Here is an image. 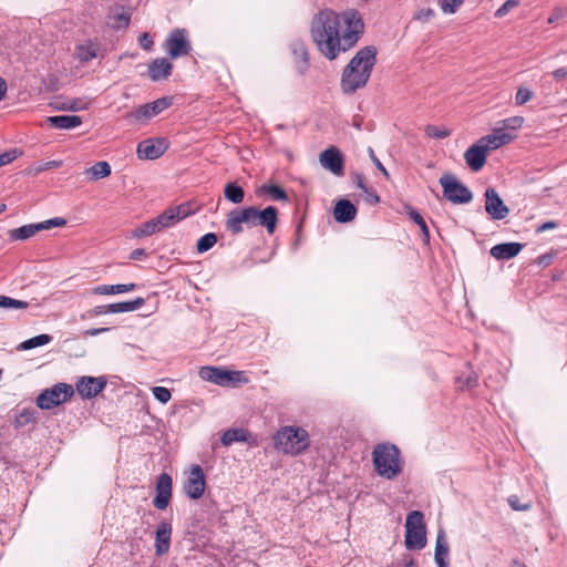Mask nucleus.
Listing matches in <instances>:
<instances>
[{"instance_id": "obj_2", "label": "nucleus", "mask_w": 567, "mask_h": 567, "mask_svg": "<svg viewBox=\"0 0 567 567\" xmlns=\"http://www.w3.org/2000/svg\"><path fill=\"white\" fill-rule=\"evenodd\" d=\"M377 49H360L342 71L340 86L344 94H352L367 85L375 64Z\"/></svg>"}, {"instance_id": "obj_23", "label": "nucleus", "mask_w": 567, "mask_h": 567, "mask_svg": "<svg viewBox=\"0 0 567 567\" xmlns=\"http://www.w3.org/2000/svg\"><path fill=\"white\" fill-rule=\"evenodd\" d=\"M449 555H450V546L446 539L445 532L440 529L437 532L436 542H435V553L434 559L437 567H447L449 566Z\"/></svg>"}, {"instance_id": "obj_24", "label": "nucleus", "mask_w": 567, "mask_h": 567, "mask_svg": "<svg viewBox=\"0 0 567 567\" xmlns=\"http://www.w3.org/2000/svg\"><path fill=\"white\" fill-rule=\"evenodd\" d=\"M295 68L300 74H305L309 65L308 51L303 42L293 41L291 43Z\"/></svg>"}, {"instance_id": "obj_58", "label": "nucleus", "mask_w": 567, "mask_h": 567, "mask_svg": "<svg viewBox=\"0 0 567 567\" xmlns=\"http://www.w3.org/2000/svg\"><path fill=\"white\" fill-rule=\"evenodd\" d=\"M109 330H110L109 328H93V329L86 330L85 334L94 337V336L101 334L103 332H106Z\"/></svg>"}, {"instance_id": "obj_7", "label": "nucleus", "mask_w": 567, "mask_h": 567, "mask_svg": "<svg viewBox=\"0 0 567 567\" xmlns=\"http://www.w3.org/2000/svg\"><path fill=\"white\" fill-rule=\"evenodd\" d=\"M404 543L408 549H422L426 546V527L422 512L413 511L406 516Z\"/></svg>"}, {"instance_id": "obj_16", "label": "nucleus", "mask_w": 567, "mask_h": 567, "mask_svg": "<svg viewBox=\"0 0 567 567\" xmlns=\"http://www.w3.org/2000/svg\"><path fill=\"white\" fill-rule=\"evenodd\" d=\"M321 166L337 176L343 174V156L337 147L323 151L319 156Z\"/></svg>"}, {"instance_id": "obj_46", "label": "nucleus", "mask_w": 567, "mask_h": 567, "mask_svg": "<svg viewBox=\"0 0 567 567\" xmlns=\"http://www.w3.org/2000/svg\"><path fill=\"white\" fill-rule=\"evenodd\" d=\"M566 17H567V8L566 7H555L553 9L550 16L548 17L547 22L551 24V23L558 22L559 20H563Z\"/></svg>"}, {"instance_id": "obj_6", "label": "nucleus", "mask_w": 567, "mask_h": 567, "mask_svg": "<svg viewBox=\"0 0 567 567\" xmlns=\"http://www.w3.org/2000/svg\"><path fill=\"white\" fill-rule=\"evenodd\" d=\"M198 374L202 380L217 384L219 386H234L249 382V379L245 372L226 370L221 367H202Z\"/></svg>"}, {"instance_id": "obj_57", "label": "nucleus", "mask_w": 567, "mask_h": 567, "mask_svg": "<svg viewBox=\"0 0 567 567\" xmlns=\"http://www.w3.org/2000/svg\"><path fill=\"white\" fill-rule=\"evenodd\" d=\"M91 313L93 316H101V315L110 313L109 305L107 306H97L92 309Z\"/></svg>"}, {"instance_id": "obj_29", "label": "nucleus", "mask_w": 567, "mask_h": 567, "mask_svg": "<svg viewBox=\"0 0 567 567\" xmlns=\"http://www.w3.org/2000/svg\"><path fill=\"white\" fill-rule=\"evenodd\" d=\"M135 289L134 284H118V285H101L94 287L92 292L94 295H120L132 291Z\"/></svg>"}, {"instance_id": "obj_10", "label": "nucleus", "mask_w": 567, "mask_h": 567, "mask_svg": "<svg viewBox=\"0 0 567 567\" xmlns=\"http://www.w3.org/2000/svg\"><path fill=\"white\" fill-rule=\"evenodd\" d=\"M172 105L171 97H161L152 103H146L135 107L132 112L127 114V118L137 124H146L154 116L162 113L164 110L168 109Z\"/></svg>"}, {"instance_id": "obj_15", "label": "nucleus", "mask_w": 567, "mask_h": 567, "mask_svg": "<svg viewBox=\"0 0 567 567\" xmlns=\"http://www.w3.org/2000/svg\"><path fill=\"white\" fill-rule=\"evenodd\" d=\"M167 148V143L163 138L145 140L137 145V157L140 159H156L159 158Z\"/></svg>"}, {"instance_id": "obj_32", "label": "nucleus", "mask_w": 567, "mask_h": 567, "mask_svg": "<svg viewBox=\"0 0 567 567\" xmlns=\"http://www.w3.org/2000/svg\"><path fill=\"white\" fill-rule=\"evenodd\" d=\"M51 340H52V337L49 334H45V333L39 334V336H35L33 338H30V339L21 342L17 349L19 351L31 350V349H34L38 347H43V346L50 343Z\"/></svg>"}, {"instance_id": "obj_51", "label": "nucleus", "mask_w": 567, "mask_h": 567, "mask_svg": "<svg viewBox=\"0 0 567 567\" xmlns=\"http://www.w3.org/2000/svg\"><path fill=\"white\" fill-rule=\"evenodd\" d=\"M138 43L144 50H151L153 47V40L148 33H143L138 38Z\"/></svg>"}, {"instance_id": "obj_11", "label": "nucleus", "mask_w": 567, "mask_h": 567, "mask_svg": "<svg viewBox=\"0 0 567 567\" xmlns=\"http://www.w3.org/2000/svg\"><path fill=\"white\" fill-rule=\"evenodd\" d=\"M65 224L66 220L64 218L54 217L41 223L23 225L19 228L10 230L9 238L12 241H23L33 237L39 231L49 230L54 227H63Z\"/></svg>"}, {"instance_id": "obj_25", "label": "nucleus", "mask_w": 567, "mask_h": 567, "mask_svg": "<svg viewBox=\"0 0 567 567\" xmlns=\"http://www.w3.org/2000/svg\"><path fill=\"white\" fill-rule=\"evenodd\" d=\"M357 209L348 199H340L334 207L333 216L339 223H349L354 219Z\"/></svg>"}, {"instance_id": "obj_47", "label": "nucleus", "mask_w": 567, "mask_h": 567, "mask_svg": "<svg viewBox=\"0 0 567 567\" xmlns=\"http://www.w3.org/2000/svg\"><path fill=\"white\" fill-rule=\"evenodd\" d=\"M508 504L514 511H527L530 508L529 503L520 504L519 498L515 495L508 498Z\"/></svg>"}, {"instance_id": "obj_5", "label": "nucleus", "mask_w": 567, "mask_h": 567, "mask_svg": "<svg viewBox=\"0 0 567 567\" xmlns=\"http://www.w3.org/2000/svg\"><path fill=\"white\" fill-rule=\"evenodd\" d=\"M372 461L378 475L386 480L395 478L403 470L400 450L394 444H377L372 451Z\"/></svg>"}, {"instance_id": "obj_19", "label": "nucleus", "mask_w": 567, "mask_h": 567, "mask_svg": "<svg viewBox=\"0 0 567 567\" xmlns=\"http://www.w3.org/2000/svg\"><path fill=\"white\" fill-rule=\"evenodd\" d=\"M190 214L188 206L179 205L177 207L168 208L163 214L156 217L159 229H165L174 226Z\"/></svg>"}, {"instance_id": "obj_3", "label": "nucleus", "mask_w": 567, "mask_h": 567, "mask_svg": "<svg viewBox=\"0 0 567 567\" xmlns=\"http://www.w3.org/2000/svg\"><path fill=\"white\" fill-rule=\"evenodd\" d=\"M277 208L268 206L264 210L255 207H247L241 210H233L228 214L226 226L233 234L243 231V224L248 227L264 226L269 234H272L277 224Z\"/></svg>"}, {"instance_id": "obj_50", "label": "nucleus", "mask_w": 567, "mask_h": 567, "mask_svg": "<svg viewBox=\"0 0 567 567\" xmlns=\"http://www.w3.org/2000/svg\"><path fill=\"white\" fill-rule=\"evenodd\" d=\"M369 156L371 161L374 163V165L378 167V169L385 176L389 177V173L385 169V167L382 165V163L379 161V158L375 156L374 151L369 147L368 150Z\"/></svg>"}, {"instance_id": "obj_39", "label": "nucleus", "mask_w": 567, "mask_h": 567, "mask_svg": "<svg viewBox=\"0 0 567 567\" xmlns=\"http://www.w3.org/2000/svg\"><path fill=\"white\" fill-rule=\"evenodd\" d=\"M217 243V236L213 233H208L202 236L197 241V251L205 252L209 250Z\"/></svg>"}, {"instance_id": "obj_26", "label": "nucleus", "mask_w": 567, "mask_h": 567, "mask_svg": "<svg viewBox=\"0 0 567 567\" xmlns=\"http://www.w3.org/2000/svg\"><path fill=\"white\" fill-rule=\"evenodd\" d=\"M47 122L59 130H71L82 124V118L78 115H55L49 116Z\"/></svg>"}, {"instance_id": "obj_55", "label": "nucleus", "mask_w": 567, "mask_h": 567, "mask_svg": "<svg viewBox=\"0 0 567 567\" xmlns=\"http://www.w3.org/2000/svg\"><path fill=\"white\" fill-rule=\"evenodd\" d=\"M145 256H146L145 250L142 248H137L131 252L130 258L133 260H141Z\"/></svg>"}, {"instance_id": "obj_34", "label": "nucleus", "mask_w": 567, "mask_h": 567, "mask_svg": "<svg viewBox=\"0 0 567 567\" xmlns=\"http://www.w3.org/2000/svg\"><path fill=\"white\" fill-rule=\"evenodd\" d=\"M523 247L519 243L498 244V259H511L517 256Z\"/></svg>"}, {"instance_id": "obj_64", "label": "nucleus", "mask_w": 567, "mask_h": 567, "mask_svg": "<svg viewBox=\"0 0 567 567\" xmlns=\"http://www.w3.org/2000/svg\"><path fill=\"white\" fill-rule=\"evenodd\" d=\"M404 567H417V564L414 561V559L410 558L408 561H405Z\"/></svg>"}, {"instance_id": "obj_53", "label": "nucleus", "mask_w": 567, "mask_h": 567, "mask_svg": "<svg viewBox=\"0 0 567 567\" xmlns=\"http://www.w3.org/2000/svg\"><path fill=\"white\" fill-rule=\"evenodd\" d=\"M518 0H507L501 8H498V16H504L513 8L518 6Z\"/></svg>"}, {"instance_id": "obj_42", "label": "nucleus", "mask_w": 567, "mask_h": 567, "mask_svg": "<svg viewBox=\"0 0 567 567\" xmlns=\"http://www.w3.org/2000/svg\"><path fill=\"white\" fill-rule=\"evenodd\" d=\"M464 0H440L439 4L443 13L453 14L463 4Z\"/></svg>"}, {"instance_id": "obj_12", "label": "nucleus", "mask_w": 567, "mask_h": 567, "mask_svg": "<svg viewBox=\"0 0 567 567\" xmlns=\"http://www.w3.org/2000/svg\"><path fill=\"white\" fill-rule=\"evenodd\" d=\"M443 194L446 199L455 204H465L472 199V193L453 175H443L440 178Z\"/></svg>"}, {"instance_id": "obj_41", "label": "nucleus", "mask_w": 567, "mask_h": 567, "mask_svg": "<svg viewBox=\"0 0 567 567\" xmlns=\"http://www.w3.org/2000/svg\"><path fill=\"white\" fill-rule=\"evenodd\" d=\"M28 307V302L22 300H17L7 296H0V308L4 309H25Z\"/></svg>"}, {"instance_id": "obj_21", "label": "nucleus", "mask_w": 567, "mask_h": 567, "mask_svg": "<svg viewBox=\"0 0 567 567\" xmlns=\"http://www.w3.org/2000/svg\"><path fill=\"white\" fill-rule=\"evenodd\" d=\"M172 536L171 523L163 520L157 525L155 533V553L158 556L166 554L169 550Z\"/></svg>"}, {"instance_id": "obj_31", "label": "nucleus", "mask_w": 567, "mask_h": 567, "mask_svg": "<svg viewBox=\"0 0 567 567\" xmlns=\"http://www.w3.org/2000/svg\"><path fill=\"white\" fill-rule=\"evenodd\" d=\"M112 168L111 165L105 161H100L95 163L93 166L86 169L85 174L90 175L92 179L97 181L102 178H106L111 175Z\"/></svg>"}, {"instance_id": "obj_30", "label": "nucleus", "mask_w": 567, "mask_h": 567, "mask_svg": "<svg viewBox=\"0 0 567 567\" xmlns=\"http://www.w3.org/2000/svg\"><path fill=\"white\" fill-rule=\"evenodd\" d=\"M143 298H136L132 301H124L109 305L110 313H121V312H131L138 310L144 305Z\"/></svg>"}, {"instance_id": "obj_48", "label": "nucleus", "mask_w": 567, "mask_h": 567, "mask_svg": "<svg viewBox=\"0 0 567 567\" xmlns=\"http://www.w3.org/2000/svg\"><path fill=\"white\" fill-rule=\"evenodd\" d=\"M532 99V92L527 89H519L516 93V103L522 105Z\"/></svg>"}, {"instance_id": "obj_8", "label": "nucleus", "mask_w": 567, "mask_h": 567, "mask_svg": "<svg viewBox=\"0 0 567 567\" xmlns=\"http://www.w3.org/2000/svg\"><path fill=\"white\" fill-rule=\"evenodd\" d=\"M74 393L72 385L58 383L50 389H45L37 399V405L41 410H50L66 402Z\"/></svg>"}, {"instance_id": "obj_59", "label": "nucleus", "mask_w": 567, "mask_h": 567, "mask_svg": "<svg viewBox=\"0 0 567 567\" xmlns=\"http://www.w3.org/2000/svg\"><path fill=\"white\" fill-rule=\"evenodd\" d=\"M553 75L558 80L564 79L567 76V69H565V68L557 69L554 71Z\"/></svg>"}, {"instance_id": "obj_45", "label": "nucleus", "mask_w": 567, "mask_h": 567, "mask_svg": "<svg viewBox=\"0 0 567 567\" xmlns=\"http://www.w3.org/2000/svg\"><path fill=\"white\" fill-rule=\"evenodd\" d=\"M152 392L155 399L163 404L167 403L172 398L171 391L164 386H154Z\"/></svg>"}, {"instance_id": "obj_9", "label": "nucleus", "mask_w": 567, "mask_h": 567, "mask_svg": "<svg viewBox=\"0 0 567 567\" xmlns=\"http://www.w3.org/2000/svg\"><path fill=\"white\" fill-rule=\"evenodd\" d=\"M496 142V133L488 134L473 144L465 153L464 158L468 167L477 172L486 161L487 152L492 148V144Z\"/></svg>"}, {"instance_id": "obj_63", "label": "nucleus", "mask_w": 567, "mask_h": 567, "mask_svg": "<svg viewBox=\"0 0 567 567\" xmlns=\"http://www.w3.org/2000/svg\"><path fill=\"white\" fill-rule=\"evenodd\" d=\"M61 166V161H51L44 164V169Z\"/></svg>"}, {"instance_id": "obj_33", "label": "nucleus", "mask_w": 567, "mask_h": 567, "mask_svg": "<svg viewBox=\"0 0 567 567\" xmlns=\"http://www.w3.org/2000/svg\"><path fill=\"white\" fill-rule=\"evenodd\" d=\"M157 231H161L159 229V226L156 221V218H153L148 221H145L143 223L141 226H138L137 228H135L133 231H132V236L134 238H143V237H147V236H151Z\"/></svg>"}, {"instance_id": "obj_40", "label": "nucleus", "mask_w": 567, "mask_h": 567, "mask_svg": "<svg viewBox=\"0 0 567 567\" xmlns=\"http://www.w3.org/2000/svg\"><path fill=\"white\" fill-rule=\"evenodd\" d=\"M35 420V412L30 409H24L20 411L16 416V423L18 426H25L30 423H34Z\"/></svg>"}, {"instance_id": "obj_20", "label": "nucleus", "mask_w": 567, "mask_h": 567, "mask_svg": "<svg viewBox=\"0 0 567 567\" xmlns=\"http://www.w3.org/2000/svg\"><path fill=\"white\" fill-rule=\"evenodd\" d=\"M524 118L514 116L502 121L498 126V146L508 144L516 137V131L522 127Z\"/></svg>"}, {"instance_id": "obj_4", "label": "nucleus", "mask_w": 567, "mask_h": 567, "mask_svg": "<svg viewBox=\"0 0 567 567\" xmlns=\"http://www.w3.org/2000/svg\"><path fill=\"white\" fill-rule=\"evenodd\" d=\"M274 447L288 456L303 454L310 446L309 432L298 425L281 426L272 436Z\"/></svg>"}, {"instance_id": "obj_38", "label": "nucleus", "mask_w": 567, "mask_h": 567, "mask_svg": "<svg viewBox=\"0 0 567 567\" xmlns=\"http://www.w3.org/2000/svg\"><path fill=\"white\" fill-rule=\"evenodd\" d=\"M476 375L472 371H467L456 378L457 386L461 390L471 389L476 384Z\"/></svg>"}, {"instance_id": "obj_44", "label": "nucleus", "mask_w": 567, "mask_h": 567, "mask_svg": "<svg viewBox=\"0 0 567 567\" xmlns=\"http://www.w3.org/2000/svg\"><path fill=\"white\" fill-rule=\"evenodd\" d=\"M261 190L264 193L270 195L274 199H277V200H286L287 199V195H286L285 190L277 185H264L261 187Z\"/></svg>"}, {"instance_id": "obj_52", "label": "nucleus", "mask_w": 567, "mask_h": 567, "mask_svg": "<svg viewBox=\"0 0 567 567\" xmlns=\"http://www.w3.org/2000/svg\"><path fill=\"white\" fill-rule=\"evenodd\" d=\"M16 158H17V151H10V152L0 154V167L11 163Z\"/></svg>"}, {"instance_id": "obj_28", "label": "nucleus", "mask_w": 567, "mask_h": 567, "mask_svg": "<svg viewBox=\"0 0 567 567\" xmlns=\"http://www.w3.org/2000/svg\"><path fill=\"white\" fill-rule=\"evenodd\" d=\"M99 45L93 42H84L75 48V58L82 62L87 63L97 56Z\"/></svg>"}, {"instance_id": "obj_62", "label": "nucleus", "mask_w": 567, "mask_h": 567, "mask_svg": "<svg viewBox=\"0 0 567 567\" xmlns=\"http://www.w3.org/2000/svg\"><path fill=\"white\" fill-rule=\"evenodd\" d=\"M550 260H551V257H550V256H548V255H544V256H542V257H539V258H538V264H539V265H545V266H546V265H549Z\"/></svg>"}, {"instance_id": "obj_14", "label": "nucleus", "mask_w": 567, "mask_h": 567, "mask_svg": "<svg viewBox=\"0 0 567 567\" xmlns=\"http://www.w3.org/2000/svg\"><path fill=\"white\" fill-rule=\"evenodd\" d=\"M206 481L205 475L199 465H192L186 473L184 482V491L192 499H198L205 492Z\"/></svg>"}, {"instance_id": "obj_60", "label": "nucleus", "mask_w": 567, "mask_h": 567, "mask_svg": "<svg viewBox=\"0 0 567 567\" xmlns=\"http://www.w3.org/2000/svg\"><path fill=\"white\" fill-rule=\"evenodd\" d=\"M555 227H556V223L547 221V223H544L543 225H540L538 227V231H545V230H548V229H553Z\"/></svg>"}, {"instance_id": "obj_22", "label": "nucleus", "mask_w": 567, "mask_h": 567, "mask_svg": "<svg viewBox=\"0 0 567 567\" xmlns=\"http://www.w3.org/2000/svg\"><path fill=\"white\" fill-rule=\"evenodd\" d=\"M173 70V64L164 59H155L148 64V76L152 81H161L167 79Z\"/></svg>"}, {"instance_id": "obj_37", "label": "nucleus", "mask_w": 567, "mask_h": 567, "mask_svg": "<svg viewBox=\"0 0 567 567\" xmlns=\"http://www.w3.org/2000/svg\"><path fill=\"white\" fill-rule=\"evenodd\" d=\"M409 217L420 227L425 241H429L430 233L423 217L412 207H408Z\"/></svg>"}, {"instance_id": "obj_61", "label": "nucleus", "mask_w": 567, "mask_h": 567, "mask_svg": "<svg viewBox=\"0 0 567 567\" xmlns=\"http://www.w3.org/2000/svg\"><path fill=\"white\" fill-rule=\"evenodd\" d=\"M6 92H7V83L4 82V80H2L0 78V101L4 96Z\"/></svg>"}, {"instance_id": "obj_27", "label": "nucleus", "mask_w": 567, "mask_h": 567, "mask_svg": "<svg viewBox=\"0 0 567 567\" xmlns=\"http://www.w3.org/2000/svg\"><path fill=\"white\" fill-rule=\"evenodd\" d=\"M251 435L250 433L243 429H229L221 434L220 441L224 446H229L235 442H249Z\"/></svg>"}, {"instance_id": "obj_13", "label": "nucleus", "mask_w": 567, "mask_h": 567, "mask_svg": "<svg viewBox=\"0 0 567 567\" xmlns=\"http://www.w3.org/2000/svg\"><path fill=\"white\" fill-rule=\"evenodd\" d=\"M164 50L172 59L186 55L190 51L187 32L184 29L173 30L164 42Z\"/></svg>"}, {"instance_id": "obj_36", "label": "nucleus", "mask_w": 567, "mask_h": 567, "mask_svg": "<svg viewBox=\"0 0 567 567\" xmlns=\"http://www.w3.org/2000/svg\"><path fill=\"white\" fill-rule=\"evenodd\" d=\"M424 132H425L426 136H429L431 138H436V140H443V138L450 136V134H451V130L444 125L437 126V125L429 124L425 126Z\"/></svg>"}, {"instance_id": "obj_54", "label": "nucleus", "mask_w": 567, "mask_h": 567, "mask_svg": "<svg viewBox=\"0 0 567 567\" xmlns=\"http://www.w3.org/2000/svg\"><path fill=\"white\" fill-rule=\"evenodd\" d=\"M509 214V209L504 205L503 200L498 197V219L505 218Z\"/></svg>"}, {"instance_id": "obj_18", "label": "nucleus", "mask_w": 567, "mask_h": 567, "mask_svg": "<svg viewBox=\"0 0 567 567\" xmlns=\"http://www.w3.org/2000/svg\"><path fill=\"white\" fill-rule=\"evenodd\" d=\"M106 385L103 378L83 377L76 383V391L84 399L96 396Z\"/></svg>"}, {"instance_id": "obj_35", "label": "nucleus", "mask_w": 567, "mask_h": 567, "mask_svg": "<svg viewBox=\"0 0 567 567\" xmlns=\"http://www.w3.org/2000/svg\"><path fill=\"white\" fill-rule=\"evenodd\" d=\"M224 195L226 199L234 204H240L244 200V189L235 183H228L225 186Z\"/></svg>"}, {"instance_id": "obj_49", "label": "nucleus", "mask_w": 567, "mask_h": 567, "mask_svg": "<svg viewBox=\"0 0 567 567\" xmlns=\"http://www.w3.org/2000/svg\"><path fill=\"white\" fill-rule=\"evenodd\" d=\"M114 20L115 28H126L130 23L131 17L128 13H120L114 17Z\"/></svg>"}, {"instance_id": "obj_56", "label": "nucleus", "mask_w": 567, "mask_h": 567, "mask_svg": "<svg viewBox=\"0 0 567 567\" xmlns=\"http://www.w3.org/2000/svg\"><path fill=\"white\" fill-rule=\"evenodd\" d=\"M433 13L432 9H423L416 13V18L427 20L433 17Z\"/></svg>"}, {"instance_id": "obj_1", "label": "nucleus", "mask_w": 567, "mask_h": 567, "mask_svg": "<svg viewBox=\"0 0 567 567\" xmlns=\"http://www.w3.org/2000/svg\"><path fill=\"white\" fill-rule=\"evenodd\" d=\"M363 22L358 11L341 14L332 10L319 12L311 22V38L318 50L329 60L355 45L363 32Z\"/></svg>"}, {"instance_id": "obj_43", "label": "nucleus", "mask_w": 567, "mask_h": 567, "mask_svg": "<svg viewBox=\"0 0 567 567\" xmlns=\"http://www.w3.org/2000/svg\"><path fill=\"white\" fill-rule=\"evenodd\" d=\"M486 212L492 216L493 219L496 218V190L494 188H488L486 190Z\"/></svg>"}, {"instance_id": "obj_17", "label": "nucleus", "mask_w": 567, "mask_h": 567, "mask_svg": "<svg viewBox=\"0 0 567 567\" xmlns=\"http://www.w3.org/2000/svg\"><path fill=\"white\" fill-rule=\"evenodd\" d=\"M172 498V478L168 474L163 473L158 476L156 484V496L153 504L158 509H165Z\"/></svg>"}]
</instances>
